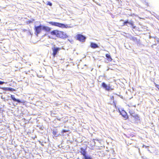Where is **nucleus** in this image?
Segmentation results:
<instances>
[{
	"label": "nucleus",
	"mask_w": 159,
	"mask_h": 159,
	"mask_svg": "<svg viewBox=\"0 0 159 159\" xmlns=\"http://www.w3.org/2000/svg\"><path fill=\"white\" fill-rule=\"evenodd\" d=\"M61 49V48L57 47H53L52 48V49L53 52L52 55L54 57L58 53L59 51Z\"/></svg>",
	"instance_id": "obj_2"
},
{
	"label": "nucleus",
	"mask_w": 159,
	"mask_h": 159,
	"mask_svg": "<svg viewBox=\"0 0 159 159\" xmlns=\"http://www.w3.org/2000/svg\"><path fill=\"white\" fill-rule=\"evenodd\" d=\"M57 37L62 38H67V36L65 33L63 32L59 31Z\"/></svg>",
	"instance_id": "obj_5"
},
{
	"label": "nucleus",
	"mask_w": 159,
	"mask_h": 159,
	"mask_svg": "<svg viewBox=\"0 0 159 159\" xmlns=\"http://www.w3.org/2000/svg\"><path fill=\"white\" fill-rule=\"evenodd\" d=\"M120 113L125 119H126L128 118V116L125 111H122V112H120Z\"/></svg>",
	"instance_id": "obj_6"
},
{
	"label": "nucleus",
	"mask_w": 159,
	"mask_h": 159,
	"mask_svg": "<svg viewBox=\"0 0 159 159\" xmlns=\"http://www.w3.org/2000/svg\"><path fill=\"white\" fill-rule=\"evenodd\" d=\"M105 89L106 90H107L108 91H109V90L110 89H111V88L110 87V86L109 85H108L107 88H106Z\"/></svg>",
	"instance_id": "obj_17"
},
{
	"label": "nucleus",
	"mask_w": 159,
	"mask_h": 159,
	"mask_svg": "<svg viewBox=\"0 0 159 159\" xmlns=\"http://www.w3.org/2000/svg\"><path fill=\"white\" fill-rule=\"evenodd\" d=\"M49 23L53 25L58 26L62 28H68L72 27V26H71L69 25H65L56 22H50Z\"/></svg>",
	"instance_id": "obj_1"
},
{
	"label": "nucleus",
	"mask_w": 159,
	"mask_h": 159,
	"mask_svg": "<svg viewBox=\"0 0 159 159\" xmlns=\"http://www.w3.org/2000/svg\"><path fill=\"white\" fill-rule=\"evenodd\" d=\"M47 5H49L50 6H51L52 5V4L49 2H48V3L47 4Z\"/></svg>",
	"instance_id": "obj_19"
},
{
	"label": "nucleus",
	"mask_w": 159,
	"mask_h": 159,
	"mask_svg": "<svg viewBox=\"0 0 159 159\" xmlns=\"http://www.w3.org/2000/svg\"><path fill=\"white\" fill-rule=\"evenodd\" d=\"M11 98L12 99L15 101H16L17 102H21L20 100L18 99H16L14 97V96L11 95Z\"/></svg>",
	"instance_id": "obj_11"
},
{
	"label": "nucleus",
	"mask_w": 159,
	"mask_h": 159,
	"mask_svg": "<svg viewBox=\"0 0 159 159\" xmlns=\"http://www.w3.org/2000/svg\"><path fill=\"white\" fill-rule=\"evenodd\" d=\"M59 31L54 30L51 32V34L52 35H56L57 37L58 36Z\"/></svg>",
	"instance_id": "obj_9"
},
{
	"label": "nucleus",
	"mask_w": 159,
	"mask_h": 159,
	"mask_svg": "<svg viewBox=\"0 0 159 159\" xmlns=\"http://www.w3.org/2000/svg\"><path fill=\"white\" fill-rule=\"evenodd\" d=\"M126 23H128L129 24L131 25L132 26H133V23L132 22H128V21H125V22H124V25H125V24H126Z\"/></svg>",
	"instance_id": "obj_15"
},
{
	"label": "nucleus",
	"mask_w": 159,
	"mask_h": 159,
	"mask_svg": "<svg viewBox=\"0 0 159 159\" xmlns=\"http://www.w3.org/2000/svg\"><path fill=\"white\" fill-rule=\"evenodd\" d=\"M106 57L108 58V60L109 61H111L112 60V59L110 56V55L109 54H106Z\"/></svg>",
	"instance_id": "obj_13"
},
{
	"label": "nucleus",
	"mask_w": 159,
	"mask_h": 159,
	"mask_svg": "<svg viewBox=\"0 0 159 159\" xmlns=\"http://www.w3.org/2000/svg\"><path fill=\"white\" fill-rule=\"evenodd\" d=\"M91 47L93 48H96L98 47V46L97 44L93 43H91Z\"/></svg>",
	"instance_id": "obj_10"
},
{
	"label": "nucleus",
	"mask_w": 159,
	"mask_h": 159,
	"mask_svg": "<svg viewBox=\"0 0 159 159\" xmlns=\"http://www.w3.org/2000/svg\"><path fill=\"white\" fill-rule=\"evenodd\" d=\"M107 86L108 85H107L106 84H105L104 83H103L102 84V87L105 89L106 88H107Z\"/></svg>",
	"instance_id": "obj_16"
},
{
	"label": "nucleus",
	"mask_w": 159,
	"mask_h": 159,
	"mask_svg": "<svg viewBox=\"0 0 159 159\" xmlns=\"http://www.w3.org/2000/svg\"><path fill=\"white\" fill-rule=\"evenodd\" d=\"M34 30L35 31V32L37 34V35L39 34L41 31V30H43L42 25H40L39 26H35Z\"/></svg>",
	"instance_id": "obj_3"
},
{
	"label": "nucleus",
	"mask_w": 159,
	"mask_h": 159,
	"mask_svg": "<svg viewBox=\"0 0 159 159\" xmlns=\"http://www.w3.org/2000/svg\"><path fill=\"white\" fill-rule=\"evenodd\" d=\"M4 83H5L4 82H2V81H0V84H3Z\"/></svg>",
	"instance_id": "obj_22"
},
{
	"label": "nucleus",
	"mask_w": 159,
	"mask_h": 159,
	"mask_svg": "<svg viewBox=\"0 0 159 159\" xmlns=\"http://www.w3.org/2000/svg\"><path fill=\"white\" fill-rule=\"evenodd\" d=\"M68 131H67V130H64L62 131L61 133L62 134H63L64 133Z\"/></svg>",
	"instance_id": "obj_20"
},
{
	"label": "nucleus",
	"mask_w": 159,
	"mask_h": 159,
	"mask_svg": "<svg viewBox=\"0 0 159 159\" xmlns=\"http://www.w3.org/2000/svg\"><path fill=\"white\" fill-rule=\"evenodd\" d=\"M1 98L2 99H4V98H3V96H1Z\"/></svg>",
	"instance_id": "obj_23"
},
{
	"label": "nucleus",
	"mask_w": 159,
	"mask_h": 159,
	"mask_svg": "<svg viewBox=\"0 0 159 159\" xmlns=\"http://www.w3.org/2000/svg\"><path fill=\"white\" fill-rule=\"evenodd\" d=\"M156 88H157L158 89V90H159V85H158L157 84H156Z\"/></svg>",
	"instance_id": "obj_21"
},
{
	"label": "nucleus",
	"mask_w": 159,
	"mask_h": 159,
	"mask_svg": "<svg viewBox=\"0 0 159 159\" xmlns=\"http://www.w3.org/2000/svg\"><path fill=\"white\" fill-rule=\"evenodd\" d=\"M80 152L84 156V157H85V156H86V152L84 149L81 148Z\"/></svg>",
	"instance_id": "obj_12"
},
{
	"label": "nucleus",
	"mask_w": 159,
	"mask_h": 159,
	"mask_svg": "<svg viewBox=\"0 0 159 159\" xmlns=\"http://www.w3.org/2000/svg\"><path fill=\"white\" fill-rule=\"evenodd\" d=\"M2 89L4 90H9L11 91L12 89L9 88H1Z\"/></svg>",
	"instance_id": "obj_14"
},
{
	"label": "nucleus",
	"mask_w": 159,
	"mask_h": 159,
	"mask_svg": "<svg viewBox=\"0 0 159 159\" xmlns=\"http://www.w3.org/2000/svg\"><path fill=\"white\" fill-rule=\"evenodd\" d=\"M129 113L130 115L134 118H135L136 120H139V117L138 115L134 114L133 113H131L130 112H129Z\"/></svg>",
	"instance_id": "obj_8"
},
{
	"label": "nucleus",
	"mask_w": 159,
	"mask_h": 159,
	"mask_svg": "<svg viewBox=\"0 0 159 159\" xmlns=\"http://www.w3.org/2000/svg\"><path fill=\"white\" fill-rule=\"evenodd\" d=\"M84 157L85 159H92L90 157L88 156H85Z\"/></svg>",
	"instance_id": "obj_18"
},
{
	"label": "nucleus",
	"mask_w": 159,
	"mask_h": 159,
	"mask_svg": "<svg viewBox=\"0 0 159 159\" xmlns=\"http://www.w3.org/2000/svg\"><path fill=\"white\" fill-rule=\"evenodd\" d=\"M43 30H45L47 32H49L51 30L50 27L47 26L42 25Z\"/></svg>",
	"instance_id": "obj_7"
},
{
	"label": "nucleus",
	"mask_w": 159,
	"mask_h": 159,
	"mask_svg": "<svg viewBox=\"0 0 159 159\" xmlns=\"http://www.w3.org/2000/svg\"><path fill=\"white\" fill-rule=\"evenodd\" d=\"M76 37L77 40L82 42H84L86 39V37L81 34H77Z\"/></svg>",
	"instance_id": "obj_4"
}]
</instances>
